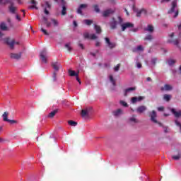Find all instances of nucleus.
<instances>
[{"instance_id":"1","label":"nucleus","mask_w":181,"mask_h":181,"mask_svg":"<svg viewBox=\"0 0 181 181\" xmlns=\"http://www.w3.org/2000/svg\"><path fill=\"white\" fill-rule=\"evenodd\" d=\"M174 13L173 16V18H177L179 16V8H177V0H173L171 2V8L168 11V13Z\"/></svg>"},{"instance_id":"2","label":"nucleus","mask_w":181,"mask_h":181,"mask_svg":"<svg viewBox=\"0 0 181 181\" xmlns=\"http://www.w3.org/2000/svg\"><path fill=\"white\" fill-rule=\"evenodd\" d=\"M5 43L9 46L10 49L11 50H13L15 49V45H19V42L15 41L14 39H11V38H6L4 39Z\"/></svg>"},{"instance_id":"3","label":"nucleus","mask_w":181,"mask_h":181,"mask_svg":"<svg viewBox=\"0 0 181 181\" xmlns=\"http://www.w3.org/2000/svg\"><path fill=\"white\" fill-rule=\"evenodd\" d=\"M47 51L46 49H43L40 53V59L42 60V63H47Z\"/></svg>"},{"instance_id":"4","label":"nucleus","mask_w":181,"mask_h":181,"mask_svg":"<svg viewBox=\"0 0 181 181\" xmlns=\"http://www.w3.org/2000/svg\"><path fill=\"white\" fill-rule=\"evenodd\" d=\"M105 41L109 49H115V47H116L117 46V44L115 42H111V40L108 37H105Z\"/></svg>"},{"instance_id":"5","label":"nucleus","mask_w":181,"mask_h":181,"mask_svg":"<svg viewBox=\"0 0 181 181\" xmlns=\"http://www.w3.org/2000/svg\"><path fill=\"white\" fill-rule=\"evenodd\" d=\"M121 28H122V31L125 32L126 29H128L129 28H134V24L129 22L124 23L121 25Z\"/></svg>"},{"instance_id":"6","label":"nucleus","mask_w":181,"mask_h":181,"mask_svg":"<svg viewBox=\"0 0 181 181\" xmlns=\"http://www.w3.org/2000/svg\"><path fill=\"white\" fill-rule=\"evenodd\" d=\"M128 122L129 124L134 125L135 124H138L139 121L136 119V116L135 115H133L130 117H129Z\"/></svg>"},{"instance_id":"7","label":"nucleus","mask_w":181,"mask_h":181,"mask_svg":"<svg viewBox=\"0 0 181 181\" xmlns=\"http://www.w3.org/2000/svg\"><path fill=\"white\" fill-rule=\"evenodd\" d=\"M115 11L112 10V8H108L107 10H105L103 13L102 15L104 18H108L110 15H112Z\"/></svg>"},{"instance_id":"8","label":"nucleus","mask_w":181,"mask_h":181,"mask_svg":"<svg viewBox=\"0 0 181 181\" xmlns=\"http://www.w3.org/2000/svg\"><path fill=\"white\" fill-rule=\"evenodd\" d=\"M61 2L62 3V10L61 11V15H62V16H65V15H67V8L66 7V1H64V0H61Z\"/></svg>"},{"instance_id":"9","label":"nucleus","mask_w":181,"mask_h":181,"mask_svg":"<svg viewBox=\"0 0 181 181\" xmlns=\"http://www.w3.org/2000/svg\"><path fill=\"white\" fill-rule=\"evenodd\" d=\"M150 119L151 122H153L154 124H159L160 125V123L158 122V116L156 114H151L149 115Z\"/></svg>"},{"instance_id":"10","label":"nucleus","mask_w":181,"mask_h":181,"mask_svg":"<svg viewBox=\"0 0 181 181\" xmlns=\"http://www.w3.org/2000/svg\"><path fill=\"white\" fill-rule=\"evenodd\" d=\"M144 99H145V97H144V96L133 97V98H132V104H136V103L142 101V100H144Z\"/></svg>"},{"instance_id":"11","label":"nucleus","mask_w":181,"mask_h":181,"mask_svg":"<svg viewBox=\"0 0 181 181\" xmlns=\"http://www.w3.org/2000/svg\"><path fill=\"white\" fill-rule=\"evenodd\" d=\"M92 112H94V110H93V107H89L82 110L81 114H92Z\"/></svg>"},{"instance_id":"12","label":"nucleus","mask_w":181,"mask_h":181,"mask_svg":"<svg viewBox=\"0 0 181 181\" xmlns=\"http://www.w3.org/2000/svg\"><path fill=\"white\" fill-rule=\"evenodd\" d=\"M11 59H15L16 60H19L21 57H22V52H20L18 54L11 53L10 54Z\"/></svg>"},{"instance_id":"13","label":"nucleus","mask_w":181,"mask_h":181,"mask_svg":"<svg viewBox=\"0 0 181 181\" xmlns=\"http://www.w3.org/2000/svg\"><path fill=\"white\" fill-rule=\"evenodd\" d=\"M16 9L17 8L13 5V3H11V5L8 6V11L10 13H16Z\"/></svg>"},{"instance_id":"14","label":"nucleus","mask_w":181,"mask_h":181,"mask_svg":"<svg viewBox=\"0 0 181 181\" xmlns=\"http://www.w3.org/2000/svg\"><path fill=\"white\" fill-rule=\"evenodd\" d=\"M52 66L55 71H59L60 67H62V65L59 62H53Z\"/></svg>"},{"instance_id":"15","label":"nucleus","mask_w":181,"mask_h":181,"mask_svg":"<svg viewBox=\"0 0 181 181\" xmlns=\"http://www.w3.org/2000/svg\"><path fill=\"white\" fill-rule=\"evenodd\" d=\"M4 121H6V122H9V124H15L16 121L13 119H8V114H4L2 115Z\"/></svg>"},{"instance_id":"16","label":"nucleus","mask_w":181,"mask_h":181,"mask_svg":"<svg viewBox=\"0 0 181 181\" xmlns=\"http://www.w3.org/2000/svg\"><path fill=\"white\" fill-rule=\"evenodd\" d=\"M87 4H81L77 9V13H78L79 15H83L82 9L87 8Z\"/></svg>"},{"instance_id":"17","label":"nucleus","mask_w":181,"mask_h":181,"mask_svg":"<svg viewBox=\"0 0 181 181\" xmlns=\"http://www.w3.org/2000/svg\"><path fill=\"white\" fill-rule=\"evenodd\" d=\"M173 88L172 87V86L169 85V84H165L164 85V87H161L160 90L161 91H170V90H172Z\"/></svg>"},{"instance_id":"18","label":"nucleus","mask_w":181,"mask_h":181,"mask_svg":"<svg viewBox=\"0 0 181 181\" xmlns=\"http://www.w3.org/2000/svg\"><path fill=\"white\" fill-rule=\"evenodd\" d=\"M133 53H136L137 52H144V47L142 45H139L137 47L132 49Z\"/></svg>"},{"instance_id":"19","label":"nucleus","mask_w":181,"mask_h":181,"mask_svg":"<svg viewBox=\"0 0 181 181\" xmlns=\"http://www.w3.org/2000/svg\"><path fill=\"white\" fill-rule=\"evenodd\" d=\"M81 118L84 119V121H88V119H91V115L88 114H81Z\"/></svg>"},{"instance_id":"20","label":"nucleus","mask_w":181,"mask_h":181,"mask_svg":"<svg viewBox=\"0 0 181 181\" xmlns=\"http://www.w3.org/2000/svg\"><path fill=\"white\" fill-rule=\"evenodd\" d=\"M136 90V88L135 87H131L125 89L124 97H127L128 95V93H131V91H135Z\"/></svg>"},{"instance_id":"21","label":"nucleus","mask_w":181,"mask_h":181,"mask_svg":"<svg viewBox=\"0 0 181 181\" xmlns=\"http://www.w3.org/2000/svg\"><path fill=\"white\" fill-rule=\"evenodd\" d=\"M110 28L111 29H117V21L115 18H112V21L110 22Z\"/></svg>"},{"instance_id":"22","label":"nucleus","mask_w":181,"mask_h":181,"mask_svg":"<svg viewBox=\"0 0 181 181\" xmlns=\"http://www.w3.org/2000/svg\"><path fill=\"white\" fill-rule=\"evenodd\" d=\"M144 30H146V32H148L149 33H153L154 30L153 25H148L147 28H145Z\"/></svg>"},{"instance_id":"23","label":"nucleus","mask_w":181,"mask_h":181,"mask_svg":"<svg viewBox=\"0 0 181 181\" xmlns=\"http://www.w3.org/2000/svg\"><path fill=\"white\" fill-rule=\"evenodd\" d=\"M30 4H32L33 6H30L28 7L29 9H37V7H36V4H37V2H36V0H31Z\"/></svg>"},{"instance_id":"24","label":"nucleus","mask_w":181,"mask_h":181,"mask_svg":"<svg viewBox=\"0 0 181 181\" xmlns=\"http://www.w3.org/2000/svg\"><path fill=\"white\" fill-rule=\"evenodd\" d=\"M145 111H146V106L141 105L137 108V112L142 113L145 112Z\"/></svg>"},{"instance_id":"25","label":"nucleus","mask_w":181,"mask_h":181,"mask_svg":"<svg viewBox=\"0 0 181 181\" xmlns=\"http://www.w3.org/2000/svg\"><path fill=\"white\" fill-rule=\"evenodd\" d=\"M43 21H44V23L45 25H46V28H50V26H52V23L47 21V18H46L45 16H44L42 18Z\"/></svg>"},{"instance_id":"26","label":"nucleus","mask_w":181,"mask_h":181,"mask_svg":"<svg viewBox=\"0 0 181 181\" xmlns=\"http://www.w3.org/2000/svg\"><path fill=\"white\" fill-rule=\"evenodd\" d=\"M69 74L71 77H78V73H76L75 71L69 70Z\"/></svg>"},{"instance_id":"27","label":"nucleus","mask_w":181,"mask_h":181,"mask_svg":"<svg viewBox=\"0 0 181 181\" xmlns=\"http://www.w3.org/2000/svg\"><path fill=\"white\" fill-rule=\"evenodd\" d=\"M142 13H146V10L143 8V9L140 10L139 11H137V13H136L137 18H141V15Z\"/></svg>"},{"instance_id":"28","label":"nucleus","mask_w":181,"mask_h":181,"mask_svg":"<svg viewBox=\"0 0 181 181\" xmlns=\"http://www.w3.org/2000/svg\"><path fill=\"white\" fill-rule=\"evenodd\" d=\"M0 28L1 30H8V26H6V24L5 23H1L0 24Z\"/></svg>"},{"instance_id":"29","label":"nucleus","mask_w":181,"mask_h":181,"mask_svg":"<svg viewBox=\"0 0 181 181\" xmlns=\"http://www.w3.org/2000/svg\"><path fill=\"white\" fill-rule=\"evenodd\" d=\"M83 23L88 26H90L93 23V20L85 19L83 20Z\"/></svg>"},{"instance_id":"30","label":"nucleus","mask_w":181,"mask_h":181,"mask_svg":"<svg viewBox=\"0 0 181 181\" xmlns=\"http://www.w3.org/2000/svg\"><path fill=\"white\" fill-rule=\"evenodd\" d=\"M170 98H172V96L170 95H168V94H165L163 95V100H165V101H170Z\"/></svg>"},{"instance_id":"31","label":"nucleus","mask_w":181,"mask_h":181,"mask_svg":"<svg viewBox=\"0 0 181 181\" xmlns=\"http://www.w3.org/2000/svg\"><path fill=\"white\" fill-rule=\"evenodd\" d=\"M51 22L53 23L54 27L59 26V21L54 18H51Z\"/></svg>"},{"instance_id":"32","label":"nucleus","mask_w":181,"mask_h":181,"mask_svg":"<svg viewBox=\"0 0 181 181\" xmlns=\"http://www.w3.org/2000/svg\"><path fill=\"white\" fill-rule=\"evenodd\" d=\"M95 30H96V33H101V27L100 25H95Z\"/></svg>"},{"instance_id":"33","label":"nucleus","mask_w":181,"mask_h":181,"mask_svg":"<svg viewBox=\"0 0 181 181\" xmlns=\"http://www.w3.org/2000/svg\"><path fill=\"white\" fill-rule=\"evenodd\" d=\"M181 158V153H179L177 156H173V159L175 160H179Z\"/></svg>"},{"instance_id":"34","label":"nucleus","mask_w":181,"mask_h":181,"mask_svg":"<svg viewBox=\"0 0 181 181\" xmlns=\"http://www.w3.org/2000/svg\"><path fill=\"white\" fill-rule=\"evenodd\" d=\"M65 48L67 49L69 52H71L73 50V48L70 47V43H67L65 45Z\"/></svg>"},{"instance_id":"35","label":"nucleus","mask_w":181,"mask_h":181,"mask_svg":"<svg viewBox=\"0 0 181 181\" xmlns=\"http://www.w3.org/2000/svg\"><path fill=\"white\" fill-rule=\"evenodd\" d=\"M119 104H121L122 105V107H128V103H127V102H125L124 100H120Z\"/></svg>"},{"instance_id":"36","label":"nucleus","mask_w":181,"mask_h":181,"mask_svg":"<svg viewBox=\"0 0 181 181\" xmlns=\"http://www.w3.org/2000/svg\"><path fill=\"white\" fill-rule=\"evenodd\" d=\"M68 124H69V125H71V127H76V125H77V122L71 120L69 121Z\"/></svg>"},{"instance_id":"37","label":"nucleus","mask_w":181,"mask_h":181,"mask_svg":"<svg viewBox=\"0 0 181 181\" xmlns=\"http://www.w3.org/2000/svg\"><path fill=\"white\" fill-rule=\"evenodd\" d=\"M153 39V37L152 35H148L145 38L144 40H152Z\"/></svg>"},{"instance_id":"38","label":"nucleus","mask_w":181,"mask_h":181,"mask_svg":"<svg viewBox=\"0 0 181 181\" xmlns=\"http://www.w3.org/2000/svg\"><path fill=\"white\" fill-rule=\"evenodd\" d=\"M111 83H112L113 86H115V80H114V77L112 76V75H110L109 77Z\"/></svg>"},{"instance_id":"39","label":"nucleus","mask_w":181,"mask_h":181,"mask_svg":"<svg viewBox=\"0 0 181 181\" xmlns=\"http://www.w3.org/2000/svg\"><path fill=\"white\" fill-rule=\"evenodd\" d=\"M168 63L169 66H173V64H175V63H176V61L173 60V59H170V60H168Z\"/></svg>"},{"instance_id":"40","label":"nucleus","mask_w":181,"mask_h":181,"mask_svg":"<svg viewBox=\"0 0 181 181\" xmlns=\"http://www.w3.org/2000/svg\"><path fill=\"white\" fill-rule=\"evenodd\" d=\"M41 32H42V33H44V35H45L46 36H49V33L47 32V30H46V29L41 28Z\"/></svg>"},{"instance_id":"41","label":"nucleus","mask_w":181,"mask_h":181,"mask_svg":"<svg viewBox=\"0 0 181 181\" xmlns=\"http://www.w3.org/2000/svg\"><path fill=\"white\" fill-rule=\"evenodd\" d=\"M170 43H174L175 46H177L179 45V40H169Z\"/></svg>"},{"instance_id":"42","label":"nucleus","mask_w":181,"mask_h":181,"mask_svg":"<svg viewBox=\"0 0 181 181\" xmlns=\"http://www.w3.org/2000/svg\"><path fill=\"white\" fill-rule=\"evenodd\" d=\"M94 11H95L98 13L100 12V8H98V5H93Z\"/></svg>"},{"instance_id":"43","label":"nucleus","mask_w":181,"mask_h":181,"mask_svg":"<svg viewBox=\"0 0 181 181\" xmlns=\"http://www.w3.org/2000/svg\"><path fill=\"white\" fill-rule=\"evenodd\" d=\"M171 112L173 114H181V110L176 111L175 109H171Z\"/></svg>"},{"instance_id":"44","label":"nucleus","mask_w":181,"mask_h":181,"mask_svg":"<svg viewBox=\"0 0 181 181\" xmlns=\"http://www.w3.org/2000/svg\"><path fill=\"white\" fill-rule=\"evenodd\" d=\"M90 34L88 33H83L84 39H90Z\"/></svg>"},{"instance_id":"45","label":"nucleus","mask_w":181,"mask_h":181,"mask_svg":"<svg viewBox=\"0 0 181 181\" xmlns=\"http://www.w3.org/2000/svg\"><path fill=\"white\" fill-rule=\"evenodd\" d=\"M97 35H95V34H91L90 37L89 39H90L91 40H95V39H97Z\"/></svg>"},{"instance_id":"46","label":"nucleus","mask_w":181,"mask_h":181,"mask_svg":"<svg viewBox=\"0 0 181 181\" xmlns=\"http://www.w3.org/2000/svg\"><path fill=\"white\" fill-rule=\"evenodd\" d=\"M58 112H61L60 109H55L52 111L49 114H57Z\"/></svg>"},{"instance_id":"47","label":"nucleus","mask_w":181,"mask_h":181,"mask_svg":"<svg viewBox=\"0 0 181 181\" xmlns=\"http://www.w3.org/2000/svg\"><path fill=\"white\" fill-rule=\"evenodd\" d=\"M119 67H121V64H118L114 68V71H119Z\"/></svg>"},{"instance_id":"48","label":"nucleus","mask_w":181,"mask_h":181,"mask_svg":"<svg viewBox=\"0 0 181 181\" xmlns=\"http://www.w3.org/2000/svg\"><path fill=\"white\" fill-rule=\"evenodd\" d=\"M57 77V74L56 73V71H54L52 76L53 81H56Z\"/></svg>"},{"instance_id":"49","label":"nucleus","mask_w":181,"mask_h":181,"mask_svg":"<svg viewBox=\"0 0 181 181\" xmlns=\"http://www.w3.org/2000/svg\"><path fill=\"white\" fill-rule=\"evenodd\" d=\"M156 62H158V59H156V58H153L151 59L152 64H156Z\"/></svg>"},{"instance_id":"50","label":"nucleus","mask_w":181,"mask_h":181,"mask_svg":"<svg viewBox=\"0 0 181 181\" xmlns=\"http://www.w3.org/2000/svg\"><path fill=\"white\" fill-rule=\"evenodd\" d=\"M157 110H158V111L162 112V111H164L165 107H163V106H160V107H157Z\"/></svg>"},{"instance_id":"51","label":"nucleus","mask_w":181,"mask_h":181,"mask_svg":"<svg viewBox=\"0 0 181 181\" xmlns=\"http://www.w3.org/2000/svg\"><path fill=\"white\" fill-rule=\"evenodd\" d=\"M122 112V110L121 109H117L114 114H121Z\"/></svg>"},{"instance_id":"52","label":"nucleus","mask_w":181,"mask_h":181,"mask_svg":"<svg viewBox=\"0 0 181 181\" xmlns=\"http://www.w3.org/2000/svg\"><path fill=\"white\" fill-rule=\"evenodd\" d=\"M136 67H137V69H141L142 68V64H141V62H137L136 63Z\"/></svg>"},{"instance_id":"53","label":"nucleus","mask_w":181,"mask_h":181,"mask_svg":"<svg viewBox=\"0 0 181 181\" xmlns=\"http://www.w3.org/2000/svg\"><path fill=\"white\" fill-rule=\"evenodd\" d=\"M54 114H49L47 116V118H54Z\"/></svg>"},{"instance_id":"54","label":"nucleus","mask_w":181,"mask_h":181,"mask_svg":"<svg viewBox=\"0 0 181 181\" xmlns=\"http://www.w3.org/2000/svg\"><path fill=\"white\" fill-rule=\"evenodd\" d=\"M175 118H179L181 119V114H175Z\"/></svg>"},{"instance_id":"55","label":"nucleus","mask_w":181,"mask_h":181,"mask_svg":"<svg viewBox=\"0 0 181 181\" xmlns=\"http://www.w3.org/2000/svg\"><path fill=\"white\" fill-rule=\"evenodd\" d=\"M78 46H79V47H81V49H84V45L79 43Z\"/></svg>"},{"instance_id":"56","label":"nucleus","mask_w":181,"mask_h":181,"mask_svg":"<svg viewBox=\"0 0 181 181\" xmlns=\"http://www.w3.org/2000/svg\"><path fill=\"white\" fill-rule=\"evenodd\" d=\"M73 23H74V26L75 28H77V26H78L77 21H74Z\"/></svg>"},{"instance_id":"57","label":"nucleus","mask_w":181,"mask_h":181,"mask_svg":"<svg viewBox=\"0 0 181 181\" xmlns=\"http://www.w3.org/2000/svg\"><path fill=\"white\" fill-rule=\"evenodd\" d=\"M16 19H17V21H21V17H19V15L18 14L16 16Z\"/></svg>"},{"instance_id":"58","label":"nucleus","mask_w":181,"mask_h":181,"mask_svg":"<svg viewBox=\"0 0 181 181\" xmlns=\"http://www.w3.org/2000/svg\"><path fill=\"white\" fill-rule=\"evenodd\" d=\"M76 81H78V83H79V84H81V81L80 80V78H78V76H76Z\"/></svg>"},{"instance_id":"59","label":"nucleus","mask_w":181,"mask_h":181,"mask_svg":"<svg viewBox=\"0 0 181 181\" xmlns=\"http://www.w3.org/2000/svg\"><path fill=\"white\" fill-rule=\"evenodd\" d=\"M44 12L45 15H49V11H47V8H45Z\"/></svg>"},{"instance_id":"60","label":"nucleus","mask_w":181,"mask_h":181,"mask_svg":"<svg viewBox=\"0 0 181 181\" xmlns=\"http://www.w3.org/2000/svg\"><path fill=\"white\" fill-rule=\"evenodd\" d=\"M163 2H170V0H161L160 3L163 4Z\"/></svg>"},{"instance_id":"61","label":"nucleus","mask_w":181,"mask_h":181,"mask_svg":"<svg viewBox=\"0 0 181 181\" xmlns=\"http://www.w3.org/2000/svg\"><path fill=\"white\" fill-rule=\"evenodd\" d=\"M45 4L47 6V8H50V4H49V1H46Z\"/></svg>"},{"instance_id":"62","label":"nucleus","mask_w":181,"mask_h":181,"mask_svg":"<svg viewBox=\"0 0 181 181\" xmlns=\"http://www.w3.org/2000/svg\"><path fill=\"white\" fill-rule=\"evenodd\" d=\"M146 81H152V78H151V77H147Z\"/></svg>"},{"instance_id":"63","label":"nucleus","mask_w":181,"mask_h":181,"mask_svg":"<svg viewBox=\"0 0 181 181\" xmlns=\"http://www.w3.org/2000/svg\"><path fill=\"white\" fill-rule=\"evenodd\" d=\"M95 46L98 47L100 46V42L97 41L95 43Z\"/></svg>"},{"instance_id":"64","label":"nucleus","mask_w":181,"mask_h":181,"mask_svg":"<svg viewBox=\"0 0 181 181\" xmlns=\"http://www.w3.org/2000/svg\"><path fill=\"white\" fill-rule=\"evenodd\" d=\"M177 28L179 30H181V23L180 25H177Z\"/></svg>"}]
</instances>
